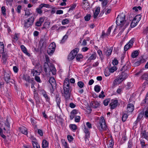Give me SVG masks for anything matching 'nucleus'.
Here are the masks:
<instances>
[{"mask_svg": "<svg viewBox=\"0 0 148 148\" xmlns=\"http://www.w3.org/2000/svg\"><path fill=\"white\" fill-rule=\"evenodd\" d=\"M117 25L116 28L119 29V36H120L125 29L129 25L130 23L125 19V16L123 14H120L117 16L116 21Z\"/></svg>", "mask_w": 148, "mask_h": 148, "instance_id": "1", "label": "nucleus"}, {"mask_svg": "<svg viewBox=\"0 0 148 148\" xmlns=\"http://www.w3.org/2000/svg\"><path fill=\"white\" fill-rule=\"evenodd\" d=\"M63 88L64 96L67 101L70 98V93L71 91V88L70 86L69 80L68 78H66L64 80L63 84Z\"/></svg>", "mask_w": 148, "mask_h": 148, "instance_id": "2", "label": "nucleus"}, {"mask_svg": "<svg viewBox=\"0 0 148 148\" xmlns=\"http://www.w3.org/2000/svg\"><path fill=\"white\" fill-rule=\"evenodd\" d=\"M50 66L48 63L45 62L44 64V71L45 73L48 72L50 73L51 72L53 75H55L56 74V70L53 64L51 63L50 64Z\"/></svg>", "mask_w": 148, "mask_h": 148, "instance_id": "3", "label": "nucleus"}, {"mask_svg": "<svg viewBox=\"0 0 148 148\" xmlns=\"http://www.w3.org/2000/svg\"><path fill=\"white\" fill-rule=\"evenodd\" d=\"M86 125L88 128H86L84 125V131L85 133V141L86 142L87 141V140L90 137V132L89 130L92 127L91 124L89 122H86Z\"/></svg>", "mask_w": 148, "mask_h": 148, "instance_id": "4", "label": "nucleus"}, {"mask_svg": "<svg viewBox=\"0 0 148 148\" xmlns=\"http://www.w3.org/2000/svg\"><path fill=\"white\" fill-rule=\"evenodd\" d=\"M98 129L100 131L106 130L108 129L107 125L105 122L104 118L101 116L100 119L99 125L97 126Z\"/></svg>", "mask_w": 148, "mask_h": 148, "instance_id": "5", "label": "nucleus"}, {"mask_svg": "<svg viewBox=\"0 0 148 148\" xmlns=\"http://www.w3.org/2000/svg\"><path fill=\"white\" fill-rule=\"evenodd\" d=\"M34 21V18L33 16H31L24 21V27L28 28L31 26L33 24Z\"/></svg>", "mask_w": 148, "mask_h": 148, "instance_id": "6", "label": "nucleus"}, {"mask_svg": "<svg viewBox=\"0 0 148 148\" xmlns=\"http://www.w3.org/2000/svg\"><path fill=\"white\" fill-rule=\"evenodd\" d=\"M56 45L54 42L51 43L47 50V53L49 55H51L54 53L56 49Z\"/></svg>", "mask_w": 148, "mask_h": 148, "instance_id": "7", "label": "nucleus"}, {"mask_svg": "<svg viewBox=\"0 0 148 148\" xmlns=\"http://www.w3.org/2000/svg\"><path fill=\"white\" fill-rule=\"evenodd\" d=\"M134 40L132 39L124 47V50L125 51H127L129 49L132 48L134 42Z\"/></svg>", "mask_w": 148, "mask_h": 148, "instance_id": "8", "label": "nucleus"}, {"mask_svg": "<svg viewBox=\"0 0 148 148\" xmlns=\"http://www.w3.org/2000/svg\"><path fill=\"white\" fill-rule=\"evenodd\" d=\"M40 92L41 94L45 99L46 101L49 103L50 101V98L47 92L43 90H41Z\"/></svg>", "mask_w": 148, "mask_h": 148, "instance_id": "9", "label": "nucleus"}, {"mask_svg": "<svg viewBox=\"0 0 148 148\" xmlns=\"http://www.w3.org/2000/svg\"><path fill=\"white\" fill-rule=\"evenodd\" d=\"M118 101L116 99H112L111 100L110 104L111 109H113L115 108L118 105Z\"/></svg>", "mask_w": 148, "mask_h": 148, "instance_id": "10", "label": "nucleus"}, {"mask_svg": "<svg viewBox=\"0 0 148 148\" xmlns=\"http://www.w3.org/2000/svg\"><path fill=\"white\" fill-rule=\"evenodd\" d=\"M134 109L133 105L132 103L129 104L127 106V111L128 112H132Z\"/></svg>", "mask_w": 148, "mask_h": 148, "instance_id": "11", "label": "nucleus"}, {"mask_svg": "<svg viewBox=\"0 0 148 148\" xmlns=\"http://www.w3.org/2000/svg\"><path fill=\"white\" fill-rule=\"evenodd\" d=\"M4 79L5 81L8 83L10 79V75L8 73L5 72L4 74Z\"/></svg>", "mask_w": 148, "mask_h": 148, "instance_id": "12", "label": "nucleus"}, {"mask_svg": "<svg viewBox=\"0 0 148 148\" xmlns=\"http://www.w3.org/2000/svg\"><path fill=\"white\" fill-rule=\"evenodd\" d=\"M49 82L52 88L56 86V80L53 77H52L50 78L49 80Z\"/></svg>", "mask_w": 148, "mask_h": 148, "instance_id": "13", "label": "nucleus"}, {"mask_svg": "<svg viewBox=\"0 0 148 148\" xmlns=\"http://www.w3.org/2000/svg\"><path fill=\"white\" fill-rule=\"evenodd\" d=\"M90 105L92 108H96L99 107L100 105L99 103L97 101L91 102Z\"/></svg>", "mask_w": 148, "mask_h": 148, "instance_id": "14", "label": "nucleus"}, {"mask_svg": "<svg viewBox=\"0 0 148 148\" xmlns=\"http://www.w3.org/2000/svg\"><path fill=\"white\" fill-rule=\"evenodd\" d=\"M21 48L23 52L26 55L29 57L30 56V54L27 51V49L24 45H21Z\"/></svg>", "mask_w": 148, "mask_h": 148, "instance_id": "15", "label": "nucleus"}, {"mask_svg": "<svg viewBox=\"0 0 148 148\" xmlns=\"http://www.w3.org/2000/svg\"><path fill=\"white\" fill-rule=\"evenodd\" d=\"M5 126L3 128L4 130L6 131L7 133L9 132L10 125L9 123L7 121L5 123Z\"/></svg>", "mask_w": 148, "mask_h": 148, "instance_id": "16", "label": "nucleus"}, {"mask_svg": "<svg viewBox=\"0 0 148 148\" xmlns=\"http://www.w3.org/2000/svg\"><path fill=\"white\" fill-rule=\"evenodd\" d=\"M112 49H113L112 48H110L107 49H105L104 50L105 55H106L107 56H110L112 53Z\"/></svg>", "mask_w": 148, "mask_h": 148, "instance_id": "17", "label": "nucleus"}, {"mask_svg": "<svg viewBox=\"0 0 148 148\" xmlns=\"http://www.w3.org/2000/svg\"><path fill=\"white\" fill-rule=\"evenodd\" d=\"M100 8L97 7L96 8L95 11L94 12L93 17L94 18H97L100 12Z\"/></svg>", "mask_w": 148, "mask_h": 148, "instance_id": "18", "label": "nucleus"}, {"mask_svg": "<svg viewBox=\"0 0 148 148\" xmlns=\"http://www.w3.org/2000/svg\"><path fill=\"white\" fill-rule=\"evenodd\" d=\"M21 132L23 134L27 135V129L24 127H22L19 128Z\"/></svg>", "mask_w": 148, "mask_h": 148, "instance_id": "19", "label": "nucleus"}, {"mask_svg": "<svg viewBox=\"0 0 148 148\" xmlns=\"http://www.w3.org/2000/svg\"><path fill=\"white\" fill-rule=\"evenodd\" d=\"M42 148H46L48 147L49 143L46 140H43L42 141Z\"/></svg>", "mask_w": 148, "mask_h": 148, "instance_id": "20", "label": "nucleus"}, {"mask_svg": "<svg viewBox=\"0 0 148 148\" xmlns=\"http://www.w3.org/2000/svg\"><path fill=\"white\" fill-rule=\"evenodd\" d=\"M79 51V49L78 48H77L73 50L71 52V53L75 57L77 54V53Z\"/></svg>", "mask_w": 148, "mask_h": 148, "instance_id": "21", "label": "nucleus"}, {"mask_svg": "<svg viewBox=\"0 0 148 148\" xmlns=\"http://www.w3.org/2000/svg\"><path fill=\"white\" fill-rule=\"evenodd\" d=\"M109 36V35L107 33H106L104 31H103L100 36V38L102 40H103L104 38H108Z\"/></svg>", "mask_w": 148, "mask_h": 148, "instance_id": "22", "label": "nucleus"}, {"mask_svg": "<svg viewBox=\"0 0 148 148\" xmlns=\"http://www.w3.org/2000/svg\"><path fill=\"white\" fill-rule=\"evenodd\" d=\"M141 17V16L140 14H139L136 15L134 18L133 20H134L136 22L138 23L140 20Z\"/></svg>", "mask_w": 148, "mask_h": 148, "instance_id": "23", "label": "nucleus"}, {"mask_svg": "<svg viewBox=\"0 0 148 148\" xmlns=\"http://www.w3.org/2000/svg\"><path fill=\"white\" fill-rule=\"evenodd\" d=\"M31 72L33 76L39 75L40 73V72H38L37 70L34 69H32Z\"/></svg>", "mask_w": 148, "mask_h": 148, "instance_id": "24", "label": "nucleus"}, {"mask_svg": "<svg viewBox=\"0 0 148 148\" xmlns=\"http://www.w3.org/2000/svg\"><path fill=\"white\" fill-rule=\"evenodd\" d=\"M119 76L114 80V82L116 84H119L123 80Z\"/></svg>", "mask_w": 148, "mask_h": 148, "instance_id": "25", "label": "nucleus"}, {"mask_svg": "<svg viewBox=\"0 0 148 148\" xmlns=\"http://www.w3.org/2000/svg\"><path fill=\"white\" fill-rule=\"evenodd\" d=\"M119 77H121L122 79L123 80L125 79L127 77V73L123 72L119 76Z\"/></svg>", "mask_w": 148, "mask_h": 148, "instance_id": "26", "label": "nucleus"}, {"mask_svg": "<svg viewBox=\"0 0 148 148\" xmlns=\"http://www.w3.org/2000/svg\"><path fill=\"white\" fill-rule=\"evenodd\" d=\"M97 53L99 56L101 60L102 61L103 60L104 58L102 54V51L100 50H99L97 51Z\"/></svg>", "mask_w": 148, "mask_h": 148, "instance_id": "27", "label": "nucleus"}, {"mask_svg": "<svg viewBox=\"0 0 148 148\" xmlns=\"http://www.w3.org/2000/svg\"><path fill=\"white\" fill-rule=\"evenodd\" d=\"M138 55V52L137 51H135L133 52L131 54V57L133 58H136Z\"/></svg>", "mask_w": 148, "mask_h": 148, "instance_id": "28", "label": "nucleus"}, {"mask_svg": "<svg viewBox=\"0 0 148 148\" xmlns=\"http://www.w3.org/2000/svg\"><path fill=\"white\" fill-rule=\"evenodd\" d=\"M83 58L82 55L80 54H78L76 56V59L78 61H81V60Z\"/></svg>", "mask_w": 148, "mask_h": 148, "instance_id": "29", "label": "nucleus"}, {"mask_svg": "<svg viewBox=\"0 0 148 148\" xmlns=\"http://www.w3.org/2000/svg\"><path fill=\"white\" fill-rule=\"evenodd\" d=\"M107 145L108 148H113V147L114 145V142L112 140H109Z\"/></svg>", "mask_w": 148, "mask_h": 148, "instance_id": "30", "label": "nucleus"}, {"mask_svg": "<svg viewBox=\"0 0 148 148\" xmlns=\"http://www.w3.org/2000/svg\"><path fill=\"white\" fill-rule=\"evenodd\" d=\"M70 21L69 19L65 18L63 19L62 21V24L63 25H65L68 23Z\"/></svg>", "mask_w": 148, "mask_h": 148, "instance_id": "31", "label": "nucleus"}, {"mask_svg": "<svg viewBox=\"0 0 148 148\" xmlns=\"http://www.w3.org/2000/svg\"><path fill=\"white\" fill-rule=\"evenodd\" d=\"M101 89V87L98 85L95 86L94 88L95 91L97 93L100 92Z\"/></svg>", "mask_w": 148, "mask_h": 148, "instance_id": "32", "label": "nucleus"}, {"mask_svg": "<svg viewBox=\"0 0 148 148\" xmlns=\"http://www.w3.org/2000/svg\"><path fill=\"white\" fill-rule=\"evenodd\" d=\"M138 23L136 22L134 20H132L130 24V26L131 28H133L136 26L138 24Z\"/></svg>", "mask_w": 148, "mask_h": 148, "instance_id": "33", "label": "nucleus"}, {"mask_svg": "<svg viewBox=\"0 0 148 148\" xmlns=\"http://www.w3.org/2000/svg\"><path fill=\"white\" fill-rule=\"evenodd\" d=\"M96 53H94L92 54L90 56V57L88 60H94L96 59Z\"/></svg>", "mask_w": 148, "mask_h": 148, "instance_id": "34", "label": "nucleus"}, {"mask_svg": "<svg viewBox=\"0 0 148 148\" xmlns=\"http://www.w3.org/2000/svg\"><path fill=\"white\" fill-rule=\"evenodd\" d=\"M7 55L6 54H3L2 56L1 59L3 60L4 63H6L7 60Z\"/></svg>", "mask_w": 148, "mask_h": 148, "instance_id": "35", "label": "nucleus"}, {"mask_svg": "<svg viewBox=\"0 0 148 148\" xmlns=\"http://www.w3.org/2000/svg\"><path fill=\"white\" fill-rule=\"evenodd\" d=\"M117 69V68L116 66H112L109 69V71L110 73H113L114 71H116Z\"/></svg>", "mask_w": 148, "mask_h": 148, "instance_id": "36", "label": "nucleus"}, {"mask_svg": "<svg viewBox=\"0 0 148 148\" xmlns=\"http://www.w3.org/2000/svg\"><path fill=\"white\" fill-rule=\"evenodd\" d=\"M128 116L127 114L125 113H123V114L122 116V120L123 121H126V119L127 118Z\"/></svg>", "mask_w": 148, "mask_h": 148, "instance_id": "37", "label": "nucleus"}, {"mask_svg": "<svg viewBox=\"0 0 148 148\" xmlns=\"http://www.w3.org/2000/svg\"><path fill=\"white\" fill-rule=\"evenodd\" d=\"M83 7L84 10H87L89 8L90 5L88 3H85L83 5Z\"/></svg>", "mask_w": 148, "mask_h": 148, "instance_id": "38", "label": "nucleus"}, {"mask_svg": "<svg viewBox=\"0 0 148 148\" xmlns=\"http://www.w3.org/2000/svg\"><path fill=\"white\" fill-rule=\"evenodd\" d=\"M68 38V35L67 34H65L64 36H63V38L61 41L60 43H64L65 41L66 40L67 38Z\"/></svg>", "mask_w": 148, "mask_h": 148, "instance_id": "39", "label": "nucleus"}, {"mask_svg": "<svg viewBox=\"0 0 148 148\" xmlns=\"http://www.w3.org/2000/svg\"><path fill=\"white\" fill-rule=\"evenodd\" d=\"M42 8H41L40 7V5H39L38 7L36 9V12L39 14H41L42 12Z\"/></svg>", "mask_w": 148, "mask_h": 148, "instance_id": "40", "label": "nucleus"}, {"mask_svg": "<svg viewBox=\"0 0 148 148\" xmlns=\"http://www.w3.org/2000/svg\"><path fill=\"white\" fill-rule=\"evenodd\" d=\"M70 129L73 130H75L77 129V126L75 124H71L69 125Z\"/></svg>", "mask_w": 148, "mask_h": 148, "instance_id": "41", "label": "nucleus"}, {"mask_svg": "<svg viewBox=\"0 0 148 148\" xmlns=\"http://www.w3.org/2000/svg\"><path fill=\"white\" fill-rule=\"evenodd\" d=\"M62 144L64 148H69L67 142L65 141L64 140L62 141Z\"/></svg>", "mask_w": 148, "mask_h": 148, "instance_id": "42", "label": "nucleus"}, {"mask_svg": "<svg viewBox=\"0 0 148 148\" xmlns=\"http://www.w3.org/2000/svg\"><path fill=\"white\" fill-rule=\"evenodd\" d=\"M142 78L143 79L148 81V74H143L142 76Z\"/></svg>", "mask_w": 148, "mask_h": 148, "instance_id": "43", "label": "nucleus"}, {"mask_svg": "<svg viewBox=\"0 0 148 148\" xmlns=\"http://www.w3.org/2000/svg\"><path fill=\"white\" fill-rule=\"evenodd\" d=\"M40 7L41 8H43V7L46 8H49L50 7V5L47 4H42L40 5Z\"/></svg>", "mask_w": 148, "mask_h": 148, "instance_id": "44", "label": "nucleus"}, {"mask_svg": "<svg viewBox=\"0 0 148 148\" xmlns=\"http://www.w3.org/2000/svg\"><path fill=\"white\" fill-rule=\"evenodd\" d=\"M32 145L34 148H40L39 144L37 142L35 143H32Z\"/></svg>", "mask_w": 148, "mask_h": 148, "instance_id": "45", "label": "nucleus"}, {"mask_svg": "<svg viewBox=\"0 0 148 148\" xmlns=\"http://www.w3.org/2000/svg\"><path fill=\"white\" fill-rule=\"evenodd\" d=\"M4 45L2 42H0V51H4Z\"/></svg>", "mask_w": 148, "mask_h": 148, "instance_id": "46", "label": "nucleus"}, {"mask_svg": "<svg viewBox=\"0 0 148 148\" xmlns=\"http://www.w3.org/2000/svg\"><path fill=\"white\" fill-rule=\"evenodd\" d=\"M56 100L57 102V106L58 107L60 108V103L61 101L60 98L58 97H57Z\"/></svg>", "mask_w": 148, "mask_h": 148, "instance_id": "47", "label": "nucleus"}, {"mask_svg": "<svg viewBox=\"0 0 148 148\" xmlns=\"http://www.w3.org/2000/svg\"><path fill=\"white\" fill-rule=\"evenodd\" d=\"M29 138L32 140V143H35L37 142L36 139L34 136H31Z\"/></svg>", "mask_w": 148, "mask_h": 148, "instance_id": "48", "label": "nucleus"}, {"mask_svg": "<svg viewBox=\"0 0 148 148\" xmlns=\"http://www.w3.org/2000/svg\"><path fill=\"white\" fill-rule=\"evenodd\" d=\"M31 123L33 125H35V130L36 128L37 127V126L35 125L36 123V121L34 119H31Z\"/></svg>", "mask_w": 148, "mask_h": 148, "instance_id": "49", "label": "nucleus"}, {"mask_svg": "<svg viewBox=\"0 0 148 148\" xmlns=\"http://www.w3.org/2000/svg\"><path fill=\"white\" fill-rule=\"evenodd\" d=\"M75 58V57H74L71 53H70L69 54L68 59L69 60H71Z\"/></svg>", "mask_w": 148, "mask_h": 148, "instance_id": "50", "label": "nucleus"}, {"mask_svg": "<svg viewBox=\"0 0 148 148\" xmlns=\"http://www.w3.org/2000/svg\"><path fill=\"white\" fill-rule=\"evenodd\" d=\"M110 101V99H107L105 100L103 102L104 105L105 106H107L108 105V103Z\"/></svg>", "mask_w": 148, "mask_h": 148, "instance_id": "51", "label": "nucleus"}, {"mask_svg": "<svg viewBox=\"0 0 148 148\" xmlns=\"http://www.w3.org/2000/svg\"><path fill=\"white\" fill-rule=\"evenodd\" d=\"M132 9L134 10L136 12H137L138 10L140 11L141 10V8L140 6L138 7H135L133 8Z\"/></svg>", "mask_w": 148, "mask_h": 148, "instance_id": "52", "label": "nucleus"}, {"mask_svg": "<svg viewBox=\"0 0 148 148\" xmlns=\"http://www.w3.org/2000/svg\"><path fill=\"white\" fill-rule=\"evenodd\" d=\"M19 36V34H16L14 35L13 38L16 41L18 39Z\"/></svg>", "mask_w": 148, "mask_h": 148, "instance_id": "53", "label": "nucleus"}, {"mask_svg": "<svg viewBox=\"0 0 148 148\" xmlns=\"http://www.w3.org/2000/svg\"><path fill=\"white\" fill-rule=\"evenodd\" d=\"M25 16H29L31 14V13L30 12V10L28 9L25 10Z\"/></svg>", "mask_w": 148, "mask_h": 148, "instance_id": "54", "label": "nucleus"}, {"mask_svg": "<svg viewBox=\"0 0 148 148\" xmlns=\"http://www.w3.org/2000/svg\"><path fill=\"white\" fill-rule=\"evenodd\" d=\"M77 85L80 88H83L84 86V83L80 81L78 82Z\"/></svg>", "mask_w": 148, "mask_h": 148, "instance_id": "55", "label": "nucleus"}, {"mask_svg": "<svg viewBox=\"0 0 148 148\" xmlns=\"http://www.w3.org/2000/svg\"><path fill=\"white\" fill-rule=\"evenodd\" d=\"M0 135L4 139L6 138V136L3 134L2 130L0 128Z\"/></svg>", "mask_w": 148, "mask_h": 148, "instance_id": "56", "label": "nucleus"}, {"mask_svg": "<svg viewBox=\"0 0 148 148\" xmlns=\"http://www.w3.org/2000/svg\"><path fill=\"white\" fill-rule=\"evenodd\" d=\"M132 142L130 140H129L127 143V148H132Z\"/></svg>", "mask_w": 148, "mask_h": 148, "instance_id": "57", "label": "nucleus"}, {"mask_svg": "<svg viewBox=\"0 0 148 148\" xmlns=\"http://www.w3.org/2000/svg\"><path fill=\"white\" fill-rule=\"evenodd\" d=\"M1 12L3 15H5L6 14V9L4 6H2L1 8Z\"/></svg>", "mask_w": 148, "mask_h": 148, "instance_id": "58", "label": "nucleus"}, {"mask_svg": "<svg viewBox=\"0 0 148 148\" xmlns=\"http://www.w3.org/2000/svg\"><path fill=\"white\" fill-rule=\"evenodd\" d=\"M35 80L38 82L40 83L42 82L40 77L38 76H35Z\"/></svg>", "mask_w": 148, "mask_h": 148, "instance_id": "59", "label": "nucleus"}, {"mask_svg": "<svg viewBox=\"0 0 148 148\" xmlns=\"http://www.w3.org/2000/svg\"><path fill=\"white\" fill-rule=\"evenodd\" d=\"M22 6L21 5H18L17 8V9L16 10V11L18 13H20L21 12V9Z\"/></svg>", "mask_w": 148, "mask_h": 148, "instance_id": "60", "label": "nucleus"}, {"mask_svg": "<svg viewBox=\"0 0 148 148\" xmlns=\"http://www.w3.org/2000/svg\"><path fill=\"white\" fill-rule=\"evenodd\" d=\"M112 28L113 26H112L111 27H109L107 30V32L106 33H107L109 35L110 34L111 29Z\"/></svg>", "mask_w": 148, "mask_h": 148, "instance_id": "61", "label": "nucleus"}, {"mask_svg": "<svg viewBox=\"0 0 148 148\" xmlns=\"http://www.w3.org/2000/svg\"><path fill=\"white\" fill-rule=\"evenodd\" d=\"M67 138L69 142H71L72 141L73 139V137L71 135H68L67 136Z\"/></svg>", "mask_w": 148, "mask_h": 148, "instance_id": "62", "label": "nucleus"}, {"mask_svg": "<svg viewBox=\"0 0 148 148\" xmlns=\"http://www.w3.org/2000/svg\"><path fill=\"white\" fill-rule=\"evenodd\" d=\"M90 14H88L84 17L85 20L86 21H89L90 18Z\"/></svg>", "mask_w": 148, "mask_h": 148, "instance_id": "63", "label": "nucleus"}, {"mask_svg": "<svg viewBox=\"0 0 148 148\" xmlns=\"http://www.w3.org/2000/svg\"><path fill=\"white\" fill-rule=\"evenodd\" d=\"M38 133L41 136H42L43 135L42 131L40 129L38 130Z\"/></svg>", "mask_w": 148, "mask_h": 148, "instance_id": "64", "label": "nucleus"}]
</instances>
